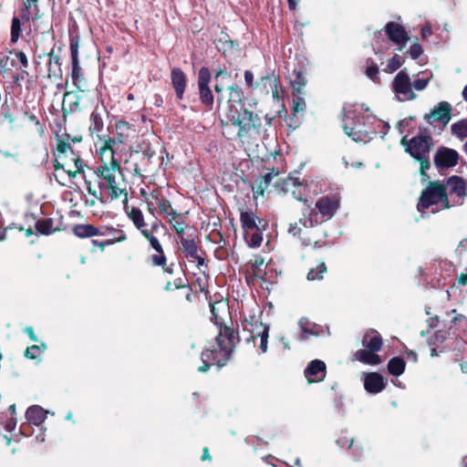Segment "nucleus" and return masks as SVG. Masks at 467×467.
<instances>
[{
    "label": "nucleus",
    "instance_id": "1",
    "mask_svg": "<svg viewBox=\"0 0 467 467\" xmlns=\"http://www.w3.org/2000/svg\"><path fill=\"white\" fill-rule=\"evenodd\" d=\"M368 108L364 104L349 105L344 108L345 118L343 119V129L345 133L357 142H368L372 134H376L375 128H369V125L382 127V138L389 130V123L382 122L371 117L368 114Z\"/></svg>",
    "mask_w": 467,
    "mask_h": 467
},
{
    "label": "nucleus",
    "instance_id": "2",
    "mask_svg": "<svg viewBox=\"0 0 467 467\" xmlns=\"http://www.w3.org/2000/svg\"><path fill=\"white\" fill-rule=\"evenodd\" d=\"M98 190H91L88 186V192L98 198L101 202H109L121 196L127 198L126 183L120 169H108L97 167L95 171Z\"/></svg>",
    "mask_w": 467,
    "mask_h": 467
},
{
    "label": "nucleus",
    "instance_id": "3",
    "mask_svg": "<svg viewBox=\"0 0 467 467\" xmlns=\"http://www.w3.org/2000/svg\"><path fill=\"white\" fill-rule=\"evenodd\" d=\"M238 341V333L234 328L226 326L221 327L215 339L216 346L202 353L201 358L203 365L198 368L199 371L206 372L213 363L219 368L224 366Z\"/></svg>",
    "mask_w": 467,
    "mask_h": 467
},
{
    "label": "nucleus",
    "instance_id": "4",
    "mask_svg": "<svg viewBox=\"0 0 467 467\" xmlns=\"http://www.w3.org/2000/svg\"><path fill=\"white\" fill-rule=\"evenodd\" d=\"M339 204L340 196L337 193L323 196L317 201L316 208L308 207L304 212V217L299 220V223L306 228L317 225L332 218L339 208Z\"/></svg>",
    "mask_w": 467,
    "mask_h": 467
},
{
    "label": "nucleus",
    "instance_id": "5",
    "mask_svg": "<svg viewBox=\"0 0 467 467\" xmlns=\"http://www.w3.org/2000/svg\"><path fill=\"white\" fill-rule=\"evenodd\" d=\"M451 207L447 189L439 182H431L426 189L420 194L417 209L420 213H424L428 210L435 213L441 210Z\"/></svg>",
    "mask_w": 467,
    "mask_h": 467
},
{
    "label": "nucleus",
    "instance_id": "6",
    "mask_svg": "<svg viewBox=\"0 0 467 467\" xmlns=\"http://www.w3.org/2000/svg\"><path fill=\"white\" fill-rule=\"evenodd\" d=\"M401 145L405 150L415 160L420 162V174L422 181L427 180L429 177L426 171L430 169L431 163L429 161V152L433 146V140L430 135H419L407 140V136L401 139Z\"/></svg>",
    "mask_w": 467,
    "mask_h": 467
},
{
    "label": "nucleus",
    "instance_id": "7",
    "mask_svg": "<svg viewBox=\"0 0 467 467\" xmlns=\"http://www.w3.org/2000/svg\"><path fill=\"white\" fill-rule=\"evenodd\" d=\"M96 154L100 161L98 167H106L108 169H120V163L118 160L119 147L114 144L109 136H98L95 141Z\"/></svg>",
    "mask_w": 467,
    "mask_h": 467
},
{
    "label": "nucleus",
    "instance_id": "8",
    "mask_svg": "<svg viewBox=\"0 0 467 467\" xmlns=\"http://www.w3.org/2000/svg\"><path fill=\"white\" fill-rule=\"evenodd\" d=\"M160 228L158 222L153 223L150 228H146L140 234L150 243V247L155 251V254L150 256V261L154 266H161L169 274L172 273L171 267L167 266V258L164 254L163 248L158 238L155 236V233Z\"/></svg>",
    "mask_w": 467,
    "mask_h": 467
},
{
    "label": "nucleus",
    "instance_id": "9",
    "mask_svg": "<svg viewBox=\"0 0 467 467\" xmlns=\"http://www.w3.org/2000/svg\"><path fill=\"white\" fill-rule=\"evenodd\" d=\"M391 88L399 101H410L417 98L406 69L400 70L391 83Z\"/></svg>",
    "mask_w": 467,
    "mask_h": 467
},
{
    "label": "nucleus",
    "instance_id": "10",
    "mask_svg": "<svg viewBox=\"0 0 467 467\" xmlns=\"http://www.w3.org/2000/svg\"><path fill=\"white\" fill-rule=\"evenodd\" d=\"M233 125L239 128L238 136L244 137L253 130H259L262 125L260 117L257 114L244 109L238 116H229Z\"/></svg>",
    "mask_w": 467,
    "mask_h": 467
},
{
    "label": "nucleus",
    "instance_id": "11",
    "mask_svg": "<svg viewBox=\"0 0 467 467\" xmlns=\"http://www.w3.org/2000/svg\"><path fill=\"white\" fill-rule=\"evenodd\" d=\"M212 74L208 67H202L198 72L197 86L200 100L208 109H212L214 103V97L210 88Z\"/></svg>",
    "mask_w": 467,
    "mask_h": 467
},
{
    "label": "nucleus",
    "instance_id": "12",
    "mask_svg": "<svg viewBox=\"0 0 467 467\" xmlns=\"http://www.w3.org/2000/svg\"><path fill=\"white\" fill-rule=\"evenodd\" d=\"M70 154L69 161L74 163L75 171H72L71 170H67V172L69 176L74 177L77 172L80 173L83 171V162L79 156H77L70 145V142H65V140H57V160H62L64 158H67V155ZM60 165L59 162H57V166Z\"/></svg>",
    "mask_w": 467,
    "mask_h": 467
},
{
    "label": "nucleus",
    "instance_id": "13",
    "mask_svg": "<svg viewBox=\"0 0 467 467\" xmlns=\"http://www.w3.org/2000/svg\"><path fill=\"white\" fill-rule=\"evenodd\" d=\"M180 243L184 255L189 260L196 262L198 269L204 272V269L207 268V265L204 257L202 256V252L198 248L195 241L193 239L182 237Z\"/></svg>",
    "mask_w": 467,
    "mask_h": 467
},
{
    "label": "nucleus",
    "instance_id": "14",
    "mask_svg": "<svg viewBox=\"0 0 467 467\" xmlns=\"http://www.w3.org/2000/svg\"><path fill=\"white\" fill-rule=\"evenodd\" d=\"M459 153L451 148L440 147L434 154V164L439 170L452 168L458 164Z\"/></svg>",
    "mask_w": 467,
    "mask_h": 467
},
{
    "label": "nucleus",
    "instance_id": "15",
    "mask_svg": "<svg viewBox=\"0 0 467 467\" xmlns=\"http://www.w3.org/2000/svg\"><path fill=\"white\" fill-rule=\"evenodd\" d=\"M451 118V106L449 102L441 101L425 116V119L430 124L439 122L446 126Z\"/></svg>",
    "mask_w": 467,
    "mask_h": 467
},
{
    "label": "nucleus",
    "instance_id": "16",
    "mask_svg": "<svg viewBox=\"0 0 467 467\" xmlns=\"http://www.w3.org/2000/svg\"><path fill=\"white\" fill-rule=\"evenodd\" d=\"M385 32L389 39L399 46L398 49L400 51L402 50L410 39L404 27L394 22H389L385 26Z\"/></svg>",
    "mask_w": 467,
    "mask_h": 467
},
{
    "label": "nucleus",
    "instance_id": "17",
    "mask_svg": "<svg viewBox=\"0 0 467 467\" xmlns=\"http://www.w3.org/2000/svg\"><path fill=\"white\" fill-rule=\"evenodd\" d=\"M326 368L322 360H312L305 369V377L309 383L320 382L326 377Z\"/></svg>",
    "mask_w": 467,
    "mask_h": 467
},
{
    "label": "nucleus",
    "instance_id": "18",
    "mask_svg": "<svg viewBox=\"0 0 467 467\" xmlns=\"http://www.w3.org/2000/svg\"><path fill=\"white\" fill-rule=\"evenodd\" d=\"M445 188L448 189L450 195H455L459 199H462L463 196H465L467 192V186L465 181L458 176H451V178H449ZM462 203V202L458 200L453 202V203L451 206Z\"/></svg>",
    "mask_w": 467,
    "mask_h": 467
},
{
    "label": "nucleus",
    "instance_id": "19",
    "mask_svg": "<svg viewBox=\"0 0 467 467\" xmlns=\"http://www.w3.org/2000/svg\"><path fill=\"white\" fill-rule=\"evenodd\" d=\"M386 387V382L382 376L377 372H371L365 375L364 388L372 394H377L382 391Z\"/></svg>",
    "mask_w": 467,
    "mask_h": 467
},
{
    "label": "nucleus",
    "instance_id": "20",
    "mask_svg": "<svg viewBox=\"0 0 467 467\" xmlns=\"http://www.w3.org/2000/svg\"><path fill=\"white\" fill-rule=\"evenodd\" d=\"M306 188L297 177L288 176L283 182V190L285 192L291 191L293 196L298 201H303L306 195Z\"/></svg>",
    "mask_w": 467,
    "mask_h": 467
},
{
    "label": "nucleus",
    "instance_id": "21",
    "mask_svg": "<svg viewBox=\"0 0 467 467\" xmlns=\"http://www.w3.org/2000/svg\"><path fill=\"white\" fill-rule=\"evenodd\" d=\"M124 210L129 217V219L133 223L135 227L141 233L147 227V223H145L144 215L140 209L128 205V198H124Z\"/></svg>",
    "mask_w": 467,
    "mask_h": 467
},
{
    "label": "nucleus",
    "instance_id": "22",
    "mask_svg": "<svg viewBox=\"0 0 467 467\" xmlns=\"http://www.w3.org/2000/svg\"><path fill=\"white\" fill-rule=\"evenodd\" d=\"M171 78L177 98L179 99H182L183 98V94L186 88L185 74L181 68L175 67L171 70Z\"/></svg>",
    "mask_w": 467,
    "mask_h": 467
},
{
    "label": "nucleus",
    "instance_id": "23",
    "mask_svg": "<svg viewBox=\"0 0 467 467\" xmlns=\"http://www.w3.org/2000/svg\"><path fill=\"white\" fill-rule=\"evenodd\" d=\"M431 271L439 276L438 280L445 279L454 272V265L448 260L437 259L431 264Z\"/></svg>",
    "mask_w": 467,
    "mask_h": 467
},
{
    "label": "nucleus",
    "instance_id": "24",
    "mask_svg": "<svg viewBox=\"0 0 467 467\" xmlns=\"http://www.w3.org/2000/svg\"><path fill=\"white\" fill-rule=\"evenodd\" d=\"M117 136L111 138L114 144L120 147L130 136V133L134 131L132 126L124 120L118 121L115 125Z\"/></svg>",
    "mask_w": 467,
    "mask_h": 467
},
{
    "label": "nucleus",
    "instance_id": "25",
    "mask_svg": "<svg viewBox=\"0 0 467 467\" xmlns=\"http://www.w3.org/2000/svg\"><path fill=\"white\" fill-rule=\"evenodd\" d=\"M150 197L155 202L161 214L164 216L175 214V210L172 208L171 202L166 199L159 190L152 191Z\"/></svg>",
    "mask_w": 467,
    "mask_h": 467
},
{
    "label": "nucleus",
    "instance_id": "26",
    "mask_svg": "<svg viewBox=\"0 0 467 467\" xmlns=\"http://www.w3.org/2000/svg\"><path fill=\"white\" fill-rule=\"evenodd\" d=\"M362 345L371 352H378L382 347V338L377 331L370 330L364 335Z\"/></svg>",
    "mask_w": 467,
    "mask_h": 467
},
{
    "label": "nucleus",
    "instance_id": "27",
    "mask_svg": "<svg viewBox=\"0 0 467 467\" xmlns=\"http://www.w3.org/2000/svg\"><path fill=\"white\" fill-rule=\"evenodd\" d=\"M72 65V72H71V79L73 85L77 88L78 90L81 92H85L88 89V82L85 79L82 72V68L79 65V61L71 62Z\"/></svg>",
    "mask_w": 467,
    "mask_h": 467
},
{
    "label": "nucleus",
    "instance_id": "28",
    "mask_svg": "<svg viewBox=\"0 0 467 467\" xmlns=\"http://www.w3.org/2000/svg\"><path fill=\"white\" fill-rule=\"evenodd\" d=\"M47 414V411L42 407L34 405L26 410V418L30 423L38 426L45 421Z\"/></svg>",
    "mask_w": 467,
    "mask_h": 467
},
{
    "label": "nucleus",
    "instance_id": "29",
    "mask_svg": "<svg viewBox=\"0 0 467 467\" xmlns=\"http://www.w3.org/2000/svg\"><path fill=\"white\" fill-rule=\"evenodd\" d=\"M301 329V338L307 339L310 336H318L321 331V327L310 322L307 318H301L298 322Z\"/></svg>",
    "mask_w": 467,
    "mask_h": 467
},
{
    "label": "nucleus",
    "instance_id": "30",
    "mask_svg": "<svg viewBox=\"0 0 467 467\" xmlns=\"http://www.w3.org/2000/svg\"><path fill=\"white\" fill-rule=\"evenodd\" d=\"M167 218L168 223L171 224V228L176 232V234L182 238L184 234V230L186 227L185 218L182 213L175 211V214H168L165 216Z\"/></svg>",
    "mask_w": 467,
    "mask_h": 467
},
{
    "label": "nucleus",
    "instance_id": "31",
    "mask_svg": "<svg viewBox=\"0 0 467 467\" xmlns=\"http://www.w3.org/2000/svg\"><path fill=\"white\" fill-rule=\"evenodd\" d=\"M20 16L22 20L28 21L38 18L37 0H25L24 7L21 10Z\"/></svg>",
    "mask_w": 467,
    "mask_h": 467
},
{
    "label": "nucleus",
    "instance_id": "32",
    "mask_svg": "<svg viewBox=\"0 0 467 467\" xmlns=\"http://www.w3.org/2000/svg\"><path fill=\"white\" fill-rule=\"evenodd\" d=\"M356 360L368 365H378L381 363L380 357L377 352H371L368 349H359L354 354Z\"/></svg>",
    "mask_w": 467,
    "mask_h": 467
},
{
    "label": "nucleus",
    "instance_id": "33",
    "mask_svg": "<svg viewBox=\"0 0 467 467\" xmlns=\"http://www.w3.org/2000/svg\"><path fill=\"white\" fill-rule=\"evenodd\" d=\"M73 233L80 238L92 237L99 234V230L91 224H77L73 228Z\"/></svg>",
    "mask_w": 467,
    "mask_h": 467
},
{
    "label": "nucleus",
    "instance_id": "34",
    "mask_svg": "<svg viewBox=\"0 0 467 467\" xmlns=\"http://www.w3.org/2000/svg\"><path fill=\"white\" fill-rule=\"evenodd\" d=\"M256 333L252 336L253 340L256 337L260 338L259 348L262 353H265L267 351V344H268V337H269V327L264 324H260L256 327Z\"/></svg>",
    "mask_w": 467,
    "mask_h": 467
},
{
    "label": "nucleus",
    "instance_id": "35",
    "mask_svg": "<svg viewBox=\"0 0 467 467\" xmlns=\"http://www.w3.org/2000/svg\"><path fill=\"white\" fill-rule=\"evenodd\" d=\"M240 219L244 233L248 231H254V229L259 228L258 224L256 223L258 218L252 212H243L241 213Z\"/></svg>",
    "mask_w": 467,
    "mask_h": 467
},
{
    "label": "nucleus",
    "instance_id": "36",
    "mask_svg": "<svg viewBox=\"0 0 467 467\" xmlns=\"http://www.w3.org/2000/svg\"><path fill=\"white\" fill-rule=\"evenodd\" d=\"M244 237L248 246L252 248L259 247L263 242V234L260 228L244 233Z\"/></svg>",
    "mask_w": 467,
    "mask_h": 467
},
{
    "label": "nucleus",
    "instance_id": "37",
    "mask_svg": "<svg viewBox=\"0 0 467 467\" xmlns=\"http://www.w3.org/2000/svg\"><path fill=\"white\" fill-rule=\"evenodd\" d=\"M406 363L403 358L400 357L392 358L388 363L389 372L396 377L400 376L405 370Z\"/></svg>",
    "mask_w": 467,
    "mask_h": 467
},
{
    "label": "nucleus",
    "instance_id": "38",
    "mask_svg": "<svg viewBox=\"0 0 467 467\" xmlns=\"http://www.w3.org/2000/svg\"><path fill=\"white\" fill-rule=\"evenodd\" d=\"M450 314L452 315L451 320L452 325L450 327V329H452L454 327L452 333L457 334V332L460 330H465V328L467 327L466 317L463 315L457 314L456 310L454 309L451 310Z\"/></svg>",
    "mask_w": 467,
    "mask_h": 467
},
{
    "label": "nucleus",
    "instance_id": "39",
    "mask_svg": "<svg viewBox=\"0 0 467 467\" xmlns=\"http://www.w3.org/2000/svg\"><path fill=\"white\" fill-rule=\"evenodd\" d=\"M451 134L460 140L467 138V119H461L451 126Z\"/></svg>",
    "mask_w": 467,
    "mask_h": 467
},
{
    "label": "nucleus",
    "instance_id": "40",
    "mask_svg": "<svg viewBox=\"0 0 467 467\" xmlns=\"http://www.w3.org/2000/svg\"><path fill=\"white\" fill-rule=\"evenodd\" d=\"M327 268L325 263H320L316 268H311L307 273L306 278L308 281H320L324 278Z\"/></svg>",
    "mask_w": 467,
    "mask_h": 467
},
{
    "label": "nucleus",
    "instance_id": "41",
    "mask_svg": "<svg viewBox=\"0 0 467 467\" xmlns=\"http://www.w3.org/2000/svg\"><path fill=\"white\" fill-rule=\"evenodd\" d=\"M36 228L42 234H50L53 233V222L51 219L39 220L36 223Z\"/></svg>",
    "mask_w": 467,
    "mask_h": 467
},
{
    "label": "nucleus",
    "instance_id": "42",
    "mask_svg": "<svg viewBox=\"0 0 467 467\" xmlns=\"http://www.w3.org/2000/svg\"><path fill=\"white\" fill-rule=\"evenodd\" d=\"M243 91L238 86H231L229 88V99L228 103H238L240 104L243 99Z\"/></svg>",
    "mask_w": 467,
    "mask_h": 467
},
{
    "label": "nucleus",
    "instance_id": "43",
    "mask_svg": "<svg viewBox=\"0 0 467 467\" xmlns=\"http://www.w3.org/2000/svg\"><path fill=\"white\" fill-rule=\"evenodd\" d=\"M404 63L402 57L394 55L388 62L387 67L384 69L385 72H394L398 70Z\"/></svg>",
    "mask_w": 467,
    "mask_h": 467
},
{
    "label": "nucleus",
    "instance_id": "44",
    "mask_svg": "<svg viewBox=\"0 0 467 467\" xmlns=\"http://www.w3.org/2000/svg\"><path fill=\"white\" fill-rule=\"evenodd\" d=\"M71 62L78 60L79 37L78 36L70 37L69 41Z\"/></svg>",
    "mask_w": 467,
    "mask_h": 467
},
{
    "label": "nucleus",
    "instance_id": "45",
    "mask_svg": "<svg viewBox=\"0 0 467 467\" xmlns=\"http://www.w3.org/2000/svg\"><path fill=\"white\" fill-rule=\"evenodd\" d=\"M91 124H90V130L93 132H99L102 130L104 127V122L100 115L97 112H92L91 114Z\"/></svg>",
    "mask_w": 467,
    "mask_h": 467
},
{
    "label": "nucleus",
    "instance_id": "46",
    "mask_svg": "<svg viewBox=\"0 0 467 467\" xmlns=\"http://www.w3.org/2000/svg\"><path fill=\"white\" fill-rule=\"evenodd\" d=\"M45 349V344H42L40 346L33 345L26 349L25 356L28 358L34 359L37 358L41 353H43Z\"/></svg>",
    "mask_w": 467,
    "mask_h": 467
},
{
    "label": "nucleus",
    "instance_id": "47",
    "mask_svg": "<svg viewBox=\"0 0 467 467\" xmlns=\"http://www.w3.org/2000/svg\"><path fill=\"white\" fill-rule=\"evenodd\" d=\"M252 268L254 275L256 277H263L265 273L262 269L263 265H265V260L261 257H255L252 262Z\"/></svg>",
    "mask_w": 467,
    "mask_h": 467
},
{
    "label": "nucleus",
    "instance_id": "48",
    "mask_svg": "<svg viewBox=\"0 0 467 467\" xmlns=\"http://www.w3.org/2000/svg\"><path fill=\"white\" fill-rule=\"evenodd\" d=\"M431 78V74L430 73L425 78H419L414 79L413 82H411L412 88H414L417 91L424 90L427 88Z\"/></svg>",
    "mask_w": 467,
    "mask_h": 467
},
{
    "label": "nucleus",
    "instance_id": "49",
    "mask_svg": "<svg viewBox=\"0 0 467 467\" xmlns=\"http://www.w3.org/2000/svg\"><path fill=\"white\" fill-rule=\"evenodd\" d=\"M306 109V101L300 95H295L293 99V114L303 112Z\"/></svg>",
    "mask_w": 467,
    "mask_h": 467
},
{
    "label": "nucleus",
    "instance_id": "50",
    "mask_svg": "<svg viewBox=\"0 0 467 467\" xmlns=\"http://www.w3.org/2000/svg\"><path fill=\"white\" fill-rule=\"evenodd\" d=\"M20 19L16 16L13 17L11 26V38L13 42H16L20 36Z\"/></svg>",
    "mask_w": 467,
    "mask_h": 467
},
{
    "label": "nucleus",
    "instance_id": "51",
    "mask_svg": "<svg viewBox=\"0 0 467 467\" xmlns=\"http://www.w3.org/2000/svg\"><path fill=\"white\" fill-rule=\"evenodd\" d=\"M366 75H367V77L368 78H370L374 82H379V67L373 62H371V65L367 67Z\"/></svg>",
    "mask_w": 467,
    "mask_h": 467
},
{
    "label": "nucleus",
    "instance_id": "52",
    "mask_svg": "<svg viewBox=\"0 0 467 467\" xmlns=\"http://www.w3.org/2000/svg\"><path fill=\"white\" fill-rule=\"evenodd\" d=\"M279 174V171H275L273 170L272 171L266 173L264 178H263V182H261V185L259 186V188H261V193H263L264 192V188L262 186V183L265 184V188H267L268 185L271 183L272 180L276 177L277 175Z\"/></svg>",
    "mask_w": 467,
    "mask_h": 467
},
{
    "label": "nucleus",
    "instance_id": "53",
    "mask_svg": "<svg viewBox=\"0 0 467 467\" xmlns=\"http://www.w3.org/2000/svg\"><path fill=\"white\" fill-rule=\"evenodd\" d=\"M220 306H224V304L222 302L213 303L210 305L211 307V313H212V321H213L216 325H219L218 321V316H217V310Z\"/></svg>",
    "mask_w": 467,
    "mask_h": 467
},
{
    "label": "nucleus",
    "instance_id": "54",
    "mask_svg": "<svg viewBox=\"0 0 467 467\" xmlns=\"http://www.w3.org/2000/svg\"><path fill=\"white\" fill-rule=\"evenodd\" d=\"M422 52V47L418 43L413 44L409 50V54L413 59H417Z\"/></svg>",
    "mask_w": 467,
    "mask_h": 467
},
{
    "label": "nucleus",
    "instance_id": "55",
    "mask_svg": "<svg viewBox=\"0 0 467 467\" xmlns=\"http://www.w3.org/2000/svg\"><path fill=\"white\" fill-rule=\"evenodd\" d=\"M348 449L352 450L355 459L358 460L361 454V451H362L361 447L358 444H356L354 442V440H350Z\"/></svg>",
    "mask_w": 467,
    "mask_h": 467
},
{
    "label": "nucleus",
    "instance_id": "56",
    "mask_svg": "<svg viewBox=\"0 0 467 467\" xmlns=\"http://www.w3.org/2000/svg\"><path fill=\"white\" fill-rule=\"evenodd\" d=\"M15 54L22 67L26 68L28 67V59L26 55L23 51H17Z\"/></svg>",
    "mask_w": 467,
    "mask_h": 467
},
{
    "label": "nucleus",
    "instance_id": "57",
    "mask_svg": "<svg viewBox=\"0 0 467 467\" xmlns=\"http://www.w3.org/2000/svg\"><path fill=\"white\" fill-rule=\"evenodd\" d=\"M57 140H65V142H79L81 140L80 138H77V137H74V138H71L68 134L67 133H62L60 135H57Z\"/></svg>",
    "mask_w": 467,
    "mask_h": 467
},
{
    "label": "nucleus",
    "instance_id": "58",
    "mask_svg": "<svg viewBox=\"0 0 467 467\" xmlns=\"http://www.w3.org/2000/svg\"><path fill=\"white\" fill-rule=\"evenodd\" d=\"M244 80H245L246 85L249 88L254 87V74L252 71H250V70L244 71Z\"/></svg>",
    "mask_w": 467,
    "mask_h": 467
},
{
    "label": "nucleus",
    "instance_id": "59",
    "mask_svg": "<svg viewBox=\"0 0 467 467\" xmlns=\"http://www.w3.org/2000/svg\"><path fill=\"white\" fill-rule=\"evenodd\" d=\"M288 233L294 236L298 235L301 233V228L296 223H291L288 228Z\"/></svg>",
    "mask_w": 467,
    "mask_h": 467
},
{
    "label": "nucleus",
    "instance_id": "60",
    "mask_svg": "<svg viewBox=\"0 0 467 467\" xmlns=\"http://www.w3.org/2000/svg\"><path fill=\"white\" fill-rule=\"evenodd\" d=\"M421 37L423 39H427L429 36H431L432 34V30H431V27L430 26H424L422 28H421Z\"/></svg>",
    "mask_w": 467,
    "mask_h": 467
},
{
    "label": "nucleus",
    "instance_id": "61",
    "mask_svg": "<svg viewBox=\"0 0 467 467\" xmlns=\"http://www.w3.org/2000/svg\"><path fill=\"white\" fill-rule=\"evenodd\" d=\"M350 440H353L352 438H348L347 436H344V437H341L339 438L338 440H337V443L340 446V447H345L347 446L348 448V445L350 443Z\"/></svg>",
    "mask_w": 467,
    "mask_h": 467
},
{
    "label": "nucleus",
    "instance_id": "62",
    "mask_svg": "<svg viewBox=\"0 0 467 467\" xmlns=\"http://www.w3.org/2000/svg\"><path fill=\"white\" fill-rule=\"evenodd\" d=\"M410 119H404L399 121L398 129L401 134L404 133L403 129L408 127L410 125Z\"/></svg>",
    "mask_w": 467,
    "mask_h": 467
},
{
    "label": "nucleus",
    "instance_id": "63",
    "mask_svg": "<svg viewBox=\"0 0 467 467\" xmlns=\"http://www.w3.org/2000/svg\"><path fill=\"white\" fill-rule=\"evenodd\" d=\"M16 426V420L15 419H10L5 425V429L7 431H12Z\"/></svg>",
    "mask_w": 467,
    "mask_h": 467
},
{
    "label": "nucleus",
    "instance_id": "64",
    "mask_svg": "<svg viewBox=\"0 0 467 467\" xmlns=\"http://www.w3.org/2000/svg\"><path fill=\"white\" fill-rule=\"evenodd\" d=\"M272 93H273L274 99L278 100L279 99V92H278V82L276 79H275Z\"/></svg>",
    "mask_w": 467,
    "mask_h": 467
}]
</instances>
